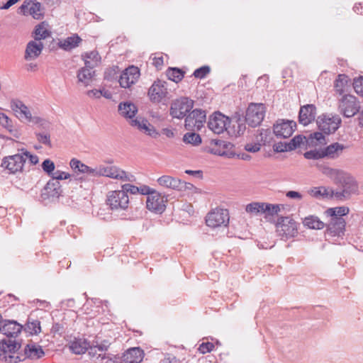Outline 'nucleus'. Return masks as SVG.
Returning a JSON list of instances; mask_svg holds the SVG:
<instances>
[{
  "label": "nucleus",
  "instance_id": "f257e3e1",
  "mask_svg": "<svg viewBox=\"0 0 363 363\" xmlns=\"http://www.w3.org/2000/svg\"><path fill=\"white\" fill-rule=\"evenodd\" d=\"M20 347L21 345L14 340H2L0 342V360L6 363H18L23 361L21 354H16Z\"/></svg>",
  "mask_w": 363,
  "mask_h": 363
},
{
  "label": "nucleus",
  "instance_id": "f03ea898",
  "mask_svg": "<svg viewBox=\"0 0 363 363\" xmlns=\"http://www.w3.org/2000/svg\"><path fill=\"white\" fill-rule=\"evenodd\" d=\"M193 107V100L188 97H180L172 101L169 108V115L174 118H186L187 113Z\"/></svg>",
  "mask_w": 363,
  "mask_h": 363
},
{
  "label": "nucleus",
  "instance_id": "7ed1b4c3",
  "mask_svg": "<svg viewBox=\"0 0 363 363\" xmlns=\"http://www.w3.org/2000/svg\"><path fill=\"white\" fill-rule=\"evenodd\" d=\"M341 118L337 114H323L318 117L317 125L324 134L334 133L340 126Z\"/></svg>",
  "mask_w": 363,
  "mask_h": 363
},
{
  "label": "nucleus",
  "instance_id": "20e7f679",
  "mask_svg": "<svg viewBox=\"0 0 363 363\" xmlns=\"http://www.w3.org/2000/svg\"><path fill=\"white\" fill-rule=\"evenodd\" d=\"M277 231L281 239L287 240L298 234V224L290 217H281L277 223Z\"/></svg>",
  "mask_w": 363,
  "mask_h": 363
},
{
  "label": "nucleus",
  "instance_id": "39448f33",
  "mask_svg": "<svg viewBox=\"0 0 363 363\" xmlns=\"http://www.w3.org/2000/svg\"><path fill=\"white\" fill-rule=\"evenodd\" d=\"M265 114V107L263 104L251 103L246 111L245 121L251 127L260 125Z\"/></svg>",
  "mask_w": 363,
  "mask_h": 363
},
{
  "label": "nucleus",
  "instance_id": "423d86ee",
  "mask_svg": "<svg viewBox=\"0 0 363 363\" xmlns=\"http://www.w3.org/2000/svg\"><path fill=\"white\" fill-rule=\"evenodd\" d=\"M339 109L345 117L351 118L359 111V102L354 96L345 94L340 101Z\"/></svg>",
  "mask_w": 363,
  "mask_h": 363
},
{
  "label": "nucleus",
  "instance_id": "0eeeda50",
  "mask_svg": "<svg viewBox=\"0 0 363 363\" xmlns=\"http://www.w3.org/2000/svg\"><path fill=\"white\" fill-rule=\"evenodd\" d=\"M167 85L166 82L160 79L154 82L148 90V96L152 102L160 103L169 99Z\"/></svg>",
  "mask_w": 363,
  "mask_h": 363
},
{
  "label": "nucleus",
  "instance_id": "6e6552de",
  "mask_svg": "<svg viewBox=\"0 0 363 363\" xmlns=\"http://www.w3.org/2000/svg\"><path fill=\"white\" fill-rule=\"evenodd\" d=\"M206 111L196 108L187 115L185 118V128L189 130H200L206 122Z\"/></svg>",
  "mask_w": 363,
  "mask_h": 363
},
{
  "label": "nucleus",
  "instance_id": "1a4fd4ad",
  "mask_svg": "<svg viewBox=\"0 0 363 363\" xmlns=\"http://www.w3.org/2000/svg\"><path fill=\"white\" fill-rule=\"evenodd\" d=\"M230 123V120L228 117L220 112H215L210 116L207 125L208 128L215 134H220L228 130V125Z\"/></svg>",
  "mask_w": 363,
  "mask_h": 363
},
{
  "label": "nucleus",
  "instance_id": "9d476101",
  "mask_svg": "<svg viewBox=\"0 0 363 363\" xmlns=\"http://www.w3.org/2000/svg\"><path fill=\"white\" fill-rule=\"evenodd\" d=\"M229 223V213L227 209H216L208 213L206 223L208 226L215 228L221 225L227 226Z\"/></svg>",
  "mask_w": 363,
  "mask_h": 363
},
{
  "label": "nucleus",
  "instance_id": "9b49d317",
  "mask_svg": "<svg viewBox=\"0 0 363 363\" xmlns=\"http://www.w3.org/2000/svg\"><path fill=\"white\" fill-rule=\"evenodd\" d=\"M106 203L112 210H125L128 207V196L122 190L112 191L107 196Z\"/></svg>",
  "mask_w": 363,
  "mask_h": 363
},
{
  "label": "nucleus",
  "instance_id": "f8f14e48",
  "mask_svg": "<svg viewBox=\"0 0 363 363\" xmlns=\"http://www.w3.org/2000/svg\"><path fill=\"white\" fill-rule=\"evenodd\" d=\"M296 128V123L294 121L279 119L273 126V133L280 138L290 137Z\"/></svg>",
  "mask_w": 363,
  "mask_h": 363
},
{
  "label": "nucleus",
  "instance_id": "ddd939ff",
  "mask_svg": "<svg viewBox=\"0 0 363 363\" xmlns=\"http://www.w3.org/2000/svg\"><path fill=\"white\" fill-rule=\"evenodd\" d=\"M26 158L21 154H16L3 159L1 167L8 169L10 173L14 174L23 170Z\"/></svg>",
  "mask_w": 363,
  "mask_h": 363
},
{
  "label": "nucleus",
  "instance_id": "4468645a",
  "mask_svg": "<svg viewBox=\"0 0 363 363\" xmlns=\"http://www.w3.org/2000/svg\"><path fill=\"white\" fill-rule=\"evenodd\" d=\"M167 199H164V196L155 190L147 197L146 206L150 211L156 213H162L166 208L165 203Z\"/></svg>",
  "mask_w": 363,
  "mask_h": 363
},
{
  "label": "nucleus",
  "instance_id": "2eb2a0df",
  "mask_svg": "<svg viewBox=\"0 0 363 363\" xmlns=\"http://www.w3.org/2000/svg\"><path fill=\"white\" fill-rule=\"evenodd\" d=\"M233 147V145L229 142L221 140H211V146L208 152L219 156H226L228 157H233L235 154L230 150Z\"/></svg>",
  "mask_w": 363,
  "mask_h": 363
},
{
  "label": "nucleus",
  "instance_id": "dca6fc26",
  "mask_svg": "<svg viewBox=\"0 0 363 363\" xmlns=\"http://www.w3.org/2000/svg\"><path fill=\"white\" fill-rule=\"evenodd\" d=\"M140 77V70L133 65L126 68L120 76L118 82L120 86L123 88H128L135 84Z\"/></svg>",
  "mask_w": 363,
  "mask_h": 363
},
{
  "label": "nucleus",
  "instance_id": "f3484780",
  "mask_svg": "<svg viewBox=\"0 0 363 363\" xmlns=\"http://www.w3.org/2000/svg\"><path fill=\"white\" fill-rule=\"evenodd\" d=\"M99 176H105L123 181H133V175H128L126 172L116 167H99Z\"/></svg>",
  "mask_w": 363,
  "mask_h": 363
},
{
  "label": "nucleus",
  "instance_id": "a211bd4d",
  "mask_svg": "<svg viewBox=\"0 0 363 363\" xmlns=\"http://www.w3.org/2000/svg\"><path fill=\"white\" fill-rule=\"evenodd\" d=\"M63 190L60 182L50 179L41 191V198L43 200L50 198H59L62 196Z\"/></svg>",
  "mask_w": 363,
  "mask_h": 363
},
{
  "label": "nucleus",
  "instance_id": "6ab92c4d",
  "mask_svg": "<svg viewBox=\"0 0 363 363\" xmlns=\"http://www.w3.org/2000/svg\"><path fill=\"white\" fill-rule=\"evenodd\" d=\"M323 174L329 177L333 182L340 186L343 184L350 176L342 170L333 169L328 166L318 165Z\"/></svg>",
  "mask_w": 363,
  "mask_h": 363
},
{
  "label": "nucleus",
  "instance_id": "aec40b11",
  "mask_svg": "<svg viewBox=\"0 0 363 363\" xmlns=\"http://www.w3.org/2000/svg\"><path fill=\"white\" fill-rule=\"evenodd\" d=\"M0 325V333L8 337L17 336L22 330L23 325L16 320H3Z\"/></svg>",
  "mask_w": 363,
  "mask_h": 363
},
{
  "label": "nucleus",
  "instance_id": "412c9836",
  "mask_svg": "<svg viewBox=\"0 0 363 363\" xmlns=\"http://www.w3.org/2000/svg\"><path fill=\"white\" fill-rule=\"evenodd\" d=\"M315 116L316 107L315 105H304L300 108L298 113V122L306 126L315 120Z\"/></svg>",
  "mask_w": 363,
  "mask_h": 363
},
{
  "label": "nucleus",
  "instance_id": "4be33fe9",
  "mask_svg": "<svg viewBox=\"0 0 363 363\" xmlns=\"http://www.w3.org/2000/svg\"><path fill=\"white\" fill-rule=\"evenodd\" d=\"M45 355L41 346L34 343L30 342L26 345L23 350V354H21L23 361L26 359H38Z\"/></svg>",
  "mask_w": 363,
  "mask_h": 363
},
{
  "label": "nucleus",
  "instance_id": "5701e85b",
  "mask_svg": "<svg viewBox=\"0 0 363 363\" xmlns=\"http://www.w3.org/2000/svg\"><path fill=\"white\" fill-rule=\"evenodd\" d=\"M144 357V352L140 347H131L121 357V363H140Z\"/></svg>",
  "mask_w": 363,
  "mask_h": 363
},
{
  "label": "nucleus",
  "instance_id": "b1692460",
  "mask_svg": "<svg viewBox=\"0 0 363 363\" xmlns=\"http://www.w3.org/2000/svg\"><path fill=\"white\" fill-rule=\"evenodd\" d=\"M345 225V220L342 217H334L330 219L328 225V231L333 236H340L344 234Z\"/></svg>",
  "mask_w": 363,
  "mask_h": 363
},
{
  "label": "nucleus",
  "instance_id": "393cba45",
  "mask_svg": "<svg viewBox=\"0 0 363 363\" xmlns=\"http://www.w3.org/2000/svg\"><path fill=\"white\" fill-rule=\"evenodd\" d=\"M11 108L15 112L17 117L25 118L28 121H31V113L28 106H26L21 101L15 99L11 101Z\"/></svg>",
  "mask_w": 363,
  "mask_h": 363
},
{
  "label": "nucleus",
  "instance_id": "a878e982",
  "mask_svg": "<svg viewBox=\"0 0 363 363\" xmlns=\"http://www.w3.org/2000/svg\"><path fill=\"white\" fill-rule=\"evenodd\" d=\"M130 125L137 127L140 130L143 131L145 133L153 138H156L159 135V133L156 131L155 128L151 125L146 119L138 118L132 119L130 121Z\"/></svg>",
  "mask_w": 363,
  "mask_h": 363
},
{
  "label": "nucleus",
  "instance_id": "bb28decb",
  "mask_svg": "<svg viewBox=\"0 0 363 363\" xmlns=\"http://www.w3.org/2000/svg\"><path fill=\"white\" fill-rule=\"evenodd\" d=\"M43 49V44L41 42L30 41L26 48L24 58L26 60H32L36 59Z\"/></svg>",
  "mask_w": 363,
  "mask_h": 363
},
{
  "label": "nucleus",
  "instance_id": "cd10ccee",
  "mask_svg": "<svg viewBox=\"0 0 363 363\" xmlns=\"http://www.w3.org/2000/svg\"><path fill=\"white\" fill-rule=\"evenodd\" d=\"M157 183L162 186L177 191H182V186H184L181 179L169 175H163L159 177Z\"/></svg>",
  "mask_w": 363,
  "mask_h": 363
},
{
  "label": "nucleus",
  "instance_id": "c85d7f7f",
  "mask_svg": "<svg viewBox=\"0 0 363 363\" xmlns=\"http://www.w3.org/2000/svg\"><path fill=\"white\" fill-rule=\"evenodd\" d=\"M345 148L346 147L342 144L337 142L333 143L326 147L322 148V155H324V157L334 160L339 157Z\"/></svg>",
  "mask_w": 363,
  "mask_h": 363
},
{
  "label": "nucleus",
  "instance_id": "c756f323",
  "mask_svg": "<svg viewBox=\"0 0 363 363\" xmlns=\"http://www.w3.org/2000/svg\"><path fill=\"white\" fill-rule=\"evenodd\" d=\"M118 111L123 117L133 119L138 112V108L133 103L126 101L119 104Z\"/></svg>",
  "mask_w": 363,
  "mask_h": 363
},
{
  "label": "nucleus",
  "instance_id": "7c9ffc66",
  "mask_svg": "<svg viewBox=\"0 0 363 363\" xmlns=\"http://www.w3.org/2000/svg\"><path fill=\"white\" fill-rule=\"evenodd\" d=\"M95 75L94 68H89L84 65V67L79 69L77 72V79L79 82L83 83L85 86H88Z\"/></svg>",
  "mask_w": 363,
  "mask_h": 363
},
{
  "label": "nucleus",
  "instance_id": "2f4dec72",
  "mask_svg": "<svg viewBox=\"0 0 363 363\" xmlns=\"http://www.w3.org/2000/svg\"><path fill=\"white\" fill-rule=\"evenodd\" d=\"M84 65L89 68H94L101 61V57L96 50L84 52L82 55Z\"/></svg>",
  "mask_w": 363,
  "mask_h": 363
},
{
  "label": "nucleus",
  "instance_id": "473e14b6",
  "mask_svg": "<svg viewBox=\"0 0 363 363\" xmlns=\"http://www.w3.org/2000/svg\"><path fill=\"white\" fill-rule=\"evenodd\" d=\"M81 41L82 39L77 34H74L72 36L67 37L63 41H60L59 45L63 50L69 51L77 47Z\"/></svg>",
  "mask_w": 363,
  "mask_h": 363
},
{
  "label": "nucleus",
  "instance_id": "72a5a7b5",
  "mask_svg": "<svg viewBox=\"0 0 363 363\" xmlns=\"http://www.w3.org/2000/svg\"><path fill=\"white\" fill-rule=\"evenodd\" d=\"M89 347V342L85 340H75L70 344L69 348L71 351L76 354L85 353Z\"/></svg>",
  "mask_w": 363,
  "mask_h": 363
},
{
  "label": "nucleus",
  "instance_id": "f704fd0d",
  "mask_svg": "<svg viewBox=\"0 0 363 363\" xmlns=\"http://www.w3.org/2000/svg\"><path fill=\"white\" fill-rule=\"evenodd\" d=\"M349 80V77L346 74H339L334 82V88L336 93L340 95L343 94Z\"/></svg>",
  "mask_w": 363,
  "mask_h": 363
},
{
  "label": "nucleus",
  "instance_id": "c9c22d12",
  "mask_svg": "<svg viewBox=\"0 0 363 363\" xmlns=\"http://www.w3.org/2000/svg\"><path fill=\"white\" fill-rule=\"evenodd\" d=\"M343 194L345 195V198L347 199L350 197L352 194H354L357 191V185L354 179L350 177L348 179L341 185Z\"/></svg>",
  "mask_w": 363,
  "mask_h": 363
},
{
  "label": "nucleus",
  "instance_id": "e433bc0d",
  "mask_svg": "<svg viewBox=\"0 0 363 363\" xmlns=\"http://www.w3.org/2000/svg\"><path fill=\"white\" fill-rule=\"evenodd\" d=\"M0 124L16 138L20 136L19 133L13 128L11 120L4 113H0Z\"/></svg>",
  "mask_w": 363,
  "mask_h": 363
},
{
  "label": "nucleus",
  "instance_id": "4c0bfd02",
  "mask_svg": "<svg viewBox=\"0 0 363 363\" xmlns=\"http://www.w3.org/2000/svg\"><path fill=\"white\" fill-rule=\"evenodd\" d=\"M167 78L176 83L179 82L184 77V72L177 67H169L166 71Z\"/></svg>",
  "mask_w": 363,
  "mask_h": 363
},
{
  "label": "nucleus",
  "instance_id": "58836bf2",
  "mask_svg": "<svg viewBox=\"0 0 363 363\" xmlns=\"http://www.w3.org/2000/svg\"><path fill=\"white\" fill-rule=\"evenodd\" d=\"M24 330L30 335H37L41 331L40 322L28 317Z\"/></svg>",
  "mask_w": 363,
  "mask_h": 363
},
{
  "label": "nucleus",
  "instance_id": "ea45409f",
  "mask_svg": "<svg viewBox=\"0 0 363 363\" xmlns=\"http://www.w3.org/2000/svg\"><path fill=\"white\" fill-rule=\"evenodd\" d=\"M303 224L311 229H323L325 226L323 222H322L317 216H311L305 218Z\"/></svg>",
  "mask_w": 363,
  "mask_h": 363
},
{
  "label": "nucleus",
  "instance_id": "a19ab883",
  "mask_svg": "<svg viewBox=\"0 0 363 363\" xmlns=\"http://www.w3.org/2000/svg\"><path fill=\"white\" fill-rule=\"evenodd\" d=\"M281 207H283L282 204H272L264 203L263 213H265V217L274 216L277 215L281 210Z\"/></svg>",
  "mask_w": 363,
  "mask_h": 363
},
{
  "label": "nucleus",
  "instance_id": "79ce46f5",
  "mask_svg": "<svg viewBox=\"0 0 363 363\" xmlns=\"http://www.w3.org/2000/svg\"><path fill=\"white\" fill-rule=\"evenodd\" d=\"M50 177H51L50 179H55L58 182H60V180L67 179H69L70 182H72L73 180H74V181L78 180V179L75 176H74V175L72 176L69 173H67L65 172H62L60 170L55 171L52 173V174L50 176ZM79 180H82V177L79 178Z\"/></svg>",
  "mask_w": 363,
  "mask_h": 363
},
{
  "label": "nucleus",
  "instance_id": "37998d69",
  "mask_svg": "<svg viewBox=\"0 0 363 363\" xmlns=\"http://www.w3.org/2000/svg\"><path fill=\"white\" fill-rule=\"evenodd\" d=\"M264 204V202H252L246 206L245 211L255 215L263 213Z\"/></svg>",
  "mask_w": 363,
  "mask_h": 363
},
{
  "label": "nucleus",
  "instance_id": "c03bdc74",
  "mask_svg": "<svg viewBox=\"0 0 363 363\" xmlns=\"http://www.w3.org/2000/svg\"><path fill=\"white\" fill-rule=\"evenodd\" d=\"M326 213L328 216H331V218L342 217L349 213V208L345 206L330 208L326 211Z\"/></svg>",
  "mask_w": 363,
  "mask_h": 363
},
{
  "label": "nucleus",
  "instance_id": "a18cd8bd",
  "mask_svg": "<svg viewBox=\"0 0 363 363\" xmlns=\"http://www.w3.org/2000/svg\"><path fill=\"white\" fill-rule=\"evenodd\" d=\"M183 140L184 143L193 145H199L202 141L201 136L196 133H186L184 135Z\"/></svg>",
  "mask_w": 363,
  "mask_h": 363
},
{
  "label": "nucleus",
  "instance_id": "49530a36",
  "mask_svg": "<svg viewBox=\"0 0 363 363\" xmlns=\"http://www.w3.org/2000/svg\"><path fill=\"white\" fill-rule=\"evenodd\" d=\"M69 165L75 172H79L80 173H85L88 169L87 165L75 158L71 160Z\"/></svg>",
  "mask_w": 363,
  "mask_h": 363
},
{
  "label": "nucleus",
  "instance_id": "de8ad7c7",
  "mask_svg": "<svg viewBox=\"0 0 363 363\" xmlns=\"http://www.w3.org/2000/svg\"><path fill=\"white\" fill-rule=\"evenodd\" d=\"M35 40H40L46 38L50 35V33L42 24H38L35 28Z\"/></svg>",
  "mask_w": 363,
  "mask_h": 363
},
{
  "label": "nucleus",
  "instance_id": "09e8293b",
  "mask_svg": "<svg viewBox=\"0 0 363 363\" xmlns=\"http://www.w3.org/2000/svg\"><path fill=\"white\" fill-rule=\"evenodd\" d=\"M310 194L313 197L318 198L319 196L328 197L330 194L329 190L324 187H314L310 190Z\"/></svg>",
  "mask_w": 363,
  "mask_h": 363
},
{
  "label": "nucleus",
  "instance_id": "8fccbe9b",
  "mask_svg": "<svg viewBox=\"0 0 363 363\" xmlns=\"http://www.w3.org/2000/svg\"><path fill=\"white\" fill-rule=\"evenodd\" d=\"M323 149H315L313 150L307 151L303 154V156L307 160H319L324 157L323 154Z\"/></svg>",
  "mask_w": 363,
  "mask_h": 363
},
{
  "label": "nucleus",
  "instance_id": "3c124183",
  "mask_svg": "<svg viewBox=\"0 0 363 363\" xmlns=\"http://www.w3.org/2000/svg\"><path fill=\"white\" fill-rule=\"evenodd\" d=\"M41 166L43 171L50 177L55 172V163L50 159L45 160Z\"/></svg>",
  "mask_w": 363,
  "mask_h": 363
},
{
  "label": "nucleus",
  "instance_id": "603ef678",
  "mask_svg": "<svg viewBox=\"0 0 363 363\" xmlns=\"http://www.w3.org/2000/svg\"><path fill=\"white\" fill-rule=\"evenodd\" d=\"M211 71L210 67L208 65L202 66L196 69L193 73L194 77L198 79H203L209 74Z\"/></svg>",
  "mask_w": 363,
  "mask_h": 363
},
{
  "label": "nucleus",
  "instance_id": "864d4df0",
  "mask_svg": "<svg viewBox=\"0 0 363 363\" xmlns=\"http://www.w3.org/2000/svg\"><path fill=\"white\" fill-rule=\"evenodd\" d=\"M303 139H306V137H303L301 135H296L289 143L288 145H289V147L288 146V149H289V150L296 149L301 143H303Z\"/></svg>",
  "mask_w": 363,
  "mask_h": 363
},
{
  "label": "nucleus",
  "instance_id": "5fc2aeb1",
  "mask_svg": "<svg viewBox=\"0 0 363 363\" xmlns=\"http://www.w3.org/2000/svg\"><path fill=\"white\" fill-rule=\"evenodd\" d=\"M309 139L311 140V143H313V140L316 141L315 145H323L325 144V138L322 132H315L310 135Z\"/></svg>",
  "mask_w": 363,
  "mask_h": 363
},
{
  "label": "nucleus",
  "instance_id": "6e6d98bb",
  "mask_svg": "<svg viewBox=\"0 0 363 363\" xmlns=\"http://www.w3.org/2000/svg\"><path fill=\"white\" fill-rule=\"evenodd\" d=\"M41 5L39 2L33 3L28 9L29 13L35 19H38L40 16Z\"/></svg>",
  "mask_w": 363,
  "mask_h": 363
},
{
  "label": "nucleus",
  "instance_id": "4d7b16f0",
  "mask_svg": "<svg viewBox=\"0 0 363 363\" xmlns=\"http://www.w3.org/2000/svg\"><path fill=\"white\" fill-rule=\"evenodd\" d=\"M38 140L49 147L51 146L50 135L47 132L36 133Z\"/></svg>",
  "mask_w": 363,
  "mask_h": 363
},
{
  "label": "nucleus",
  "instance_id": "13d9d810",
  "mask_svg": "<svg viewBox=\"0 0 363 363\" xmlns=\"http://www.w3.org/2000/svg\"><path fill=\"white\" fill-rule=\"evenodd\" d=\"M353 87L357 94L363 96V77L354 79Z\"/></svg>",
  "mask_w": 363,
  "mask_h": 363
},
{
  "label": "nucleus",
  "instance_id": "bf43d9fd",
  "mask_svg": "<svg viewBox=\"0 0 363 363\" xmlns=\"http://www.w3.org/2000/svg\"><path fill=\"white\" fill-rule=\"evenodd\" d=\"M21 155H23L26 160L28 158L31 164L35 165L38 163V157L35 155L30 154L28 150L21 149Z\"/></svg>",
  "mask_w": 363,
  "mask_h": 363
},
{
  "label": "nucleus",
  "instance_id": "052dcab7",
  "mask_svg": "<svg viewBox=\"0 0 363 363\" xmlns=\"http://www.w3.org/2000/svg\"><path fill=\"white\" fill-rule=\"evenodd\" d=\"M89 354L92 357H101L103 359L106 358V354H102L101 353H98V347L96 346V345H90L89 344V347L87 350Z\"/></svg>",
  "mask_w": 363,
  "mask_h": 363
},
{
  "label": "nucleus",
  "instance_id": "680f3d73",
  "mask_svg": "<svg viewBox=\"0 0 363 363\" xmlns=\"http://www.w3.org/2000/svg\"><path fill=\"white\" fill-rule=\"evenodd\" d=\"M214 348V345L212 342H206L201 343L199 347V351L201 354H206L211 352Z\"/></svg>",
  "mask_w": 363,
  "mask_h": 363
},
{
  "label": "nucleus",
  "instance_id": "e2e57ef3",
  "mask_svg": "<svg viewBox=\"0 0 363 363\" xmlns=\"http://www.w3.org/2000/svg\"><path fill=\"white\" fill-rule=\"evenodd\" d=\"M122 191H125V194H127L128 193H130L131 194H138V186H136L135 185H133L131 184H125L122 186Z\"/></svg>",
  "mask_w": 363,
  "mask_h": 363
},
{
  "label": "nucleus",
  "instance_id": "0e129e2a",
  "mask_svg": "<svg viewBox=\"0 0 363 363\" xmlns=\"http://www.w3.org/2000/svg\"><path fill=\"white\" fill-rule=\"evenodd\" d=\"M51 333H53L54 335H55V334L62 335V333H65V327H64L63 324L60 323H55L52 326Z\"/></svg>",
  "mask_w": 363,
  "mask_h": 363
},
{
  "label": "nucleus",
  "instance_id": "69168bd1",
  "mask_svg": "<svg viewBox=\"0 0 363 363\" xmlns=\"http://www.w3.org/2000/svg\"><path fill=\"white\" fill-rule=\"evenodd\" d=\"M288 143H275L273 146L274 150L277 152H283L285 151H290L289 149H288Z\"/></svg>",
  "mask_w": 363,
  "mask_h": 363
},
{
  "label": "nucleus",
  "instance_id": "338daca9",
  "mask_svg": "<svg viewBox=\"0 0 363 363\" xmlns=\"http://www.w3.org/2000/svg\"><path fill=\"white\" fill-rule=\"evenodd\" d=\"M271 130L269 129H262L260 131L261 140L265 143H269L271 140Z\"/></svg>",
  "mask_w": 363,
  "mask_h": 363
},
{
  "label": "nucleus",
  "instance_id": "774afa93",
  "mask_svg": "<svg viewBox=\"0 0 363 363\" xmlns=\"http://www.w3.org/2000/svg\"><path fill=\"white\" fill-rule=\"evenodd\" d=\"M111 343L108 340H104L101 342H96V346L98 347L99 352H103L106 351L110 347Z\"/></svg>",
  "mask_w": 363,
  "mask_h": 363
}]
</instances>
